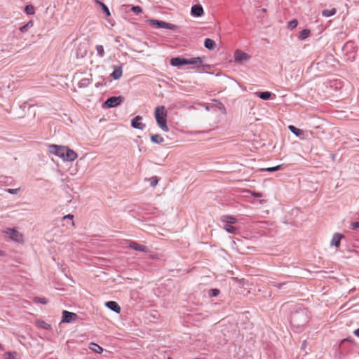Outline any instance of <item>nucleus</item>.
Listing matches in <instances>:
<instances>
[{"instance_id":"473e14b6","label":"nucleus","mask_w":359,"mask_h":359,"mask_svg":"<svg viewBox=\"0 0 359 359\" xmlns=\"http://www.w3.org/2000/svg\"><path fill=\"white\" fill-rule=\"evenodd\" d=\"M280 167H281V165H276L274 167L264 168V169H262V170H265V171L271 172H274V171L280 170Z\"/></svg>"},{"instance_id":"f3484780","label":"nucleus","mask_w":359,"mask_h":359,"mask_svg":"<svg viewBox=\"0 0 359 359\" xmlns=\"http://www.w3.org/2000/svg\"><path fill=\"white\" fill-rule=\"evenodd\" d=\"M293 134L297 135V137H300L301 139H305L307 137V134L303 130L295 128L293 126Z\"/></svg>"},{"instance_id":"a18cd8bd","label":"nucleus","mask_w":359,"mask_h":359,"mask_svg":"<svg viewBox=\"0 0 359 359\" xmlns=\"http://www.w3.org/2000/svg\"><path fill=\"white\" fill-rule=\"evenodd\" d=\"M297 25V20L293 19V28Z\"/></svg>"},{"instance_id":"412c9836","label":"nucleus","mask_w":359,"mask_h":359,"mask_svg":"<svg viewBox=\"0 0 359 359\" xmlns=\"http://www.w3.org/2000/svg\"><path fill=\"white\" fill-rule=\"evenodd\" d=\"M95 2H96L97 4L100 6V7L102 8V11L105 13V15L107 16H110L111 15V13L109 11V9L108 8V7L104 3H102V1H100L99 0H95Z\"/></svg>"},{"instance_id":"aec40b11","label":"nucleus","mask_w":359,"mask_h":359,"mask_svg":"<svg viewBox=\"0 0 359 359\" xmlns=\"http://www.w3.org/2000/svg\"><path fill=\"white\" fill-rule=\"evenodd\" d=\"M337 13V9L335 8H332L331 9H325L322 12V15L324 17H331L335 15Z\"/></svg>"},{"instance_id":"72a5a7b5","label":"nucleus","mask_w":359,"mask_h":359,"mask_svg":"<svg viewBox=\"0 0 359 359\" xmlns=\"http://www.w3.org/2000/svg\"><path fill=\"white\" fill-rule=\"evenodd\" d=\"M131 11L136 14H140L142 12V8L139 6H133Z\"/></svg>"},{"instance_id":"49530a36","label":"nucleus","mask_w":359,"mask_h":359,"mask_svg":"<svg viewBox=\"0 0 359 359\" xmlns=\"http://www.w3.org/2000/svg\"><path fill=\"white\" fill-rule=\"evenodd\" d=\"M287 27L290 28L292 27V21L287 22Z\"/></svg>"},{"instance_id":"cd10ccee","label":"nucleus","mask_w":359,"mask_h":359,"mask_svg":"<svg viewBox=\"0 0 359 359\" xmlns=\"http://www.w3.org/2000/svg\"><path fill=\"white\" fill-rule=\"evenodd\" d=\"M90 84V81L89 79H83L79 82V88H86L88 87Z\"/></svg>"},{"instance_id":"1a4fd4ad","label":"nucleus","mask_w":359,"mask_h":359,"mask_svg":"<svg viewBox=\"0 0 359 359\" xmlns=\"http://www.w3.org/2000/svg\"><path fill=\"white\" fill-rule=\"evenodd\" d=\"M142 116H136L131 120V126L135 129L144 130L146 125L142 122Z\"/></svg>"},{"instance_id":"f03ea898","label":"nucleus","mask_w":359,"mask_h":359,"mask_svg":"<svg viewBox=\"0 0 359 359\" xmlns=\"http://www.w3.org/2000/svg\"><path fill=\"white\" fill-rule=\"evenodd\" d=\"M155 118L158 126L164 131L168 132L169 128L167 126L166 116L167 112L164 106H158L155 109Z\"/></svg>"},{"instance_id":"79ce46f5","label":"nucleus","mask_w":359,"mask_h":359,"mask_svg":"<svg viewBox=\"0 0 359 359\" xmlns=\"http://www.w3.org/2000/svg\"><path fill=\"white\" fill-rule=\"evenodd\" d=\"M252 195L255 197H261L262 196L261 193H253Z\"/></svg>"},{"instance_id":"6e6552de","label":"nucleus","mask_w":359,"mask_h":359,"mask_svg":"<svg viewBox=\"0 0 359 359\" xmlns=\"http://www.w3.org/2000/svg\"><path fill=\"white\" fill-rule=\"evenodd\" d=\"M250 55L241 50H236L234 53L235 61L238 63L247 61L250 59Z\"/></svg>"},{"instance_id":"393cba45","label":"nucleus","mask_w":359,"mask_h":359,"mask_svg":"<svg viewBox=\"0 0 359 359\" xmlns=\"http://www.w3.org/2000/svg\"><path fill=\"white\" fill-rule=\"evenodd\" d=\"M95 50L97 51V55L100 57H103L105 55L104 49L103 46L97 45L95 46Z\"/></svg>"},{"instance_id":"8fccbe9b","label":"nucleus","mask_w":359,"mask_h":359,"mask_svg":"<svg viewBox=\"0 0 359 359\" xmlns=\"http://www.w3.org/2000/svg\"><path fill=\"white\" fill-rule=\"evenodd\" d=\"M1 346H1V344H0V348H1Z\"/></svg>"},{"instance_id":"f257e3e1","label":"nucleus","mask_w":359,"mask_h":359,"mask_svg":"<svg viewBox=\"0 0 359 359\" xmlns=\"http://www.w3.org/2000/svg\"><path fill=\"white\" fill-rule=\"evenodd\" d=\"M170 63L173 67H180L187 65H197L198 69H200L204 66L203 61L200 57H191L190 59L180 57H172L171 58Z\"/></svg>"},{"instance_id":"37998d69","label":"nucleus","mask_w":359,"mask_h":359,"mask_svg":"<svg viewBox=\"0 0 359 359\" xmlns=\"http://www.w3.org/2000/svg\"><path fill=\"white\" fill-rule=\"evenodd\" d=\"M354 334L359 337V328L354 331Z\"/></svg>"},{"instance_id":"a211bd4d","label":"nucleus","mask_w":359,"mask_h":359,"mask_svg":"<svg viewBox=\"0 0 359 359\" xmlns=\"http://www.w3.org/2000/svg\"><path fill=\"white\" fill-rule=\"evenodd\" d=\"M204 46L208 50H212L215 46V42L212 39L207 38L205 39Z\"/></svg>"},{"instance_id":"de8ad7c7","label":"nucleus","mask_w":359,"mask_h":359,"mask_svg":"<svg viewBox=\"0 0 359 359\" xmlns=\"http://www.w3.org/2000/svg\"><path fill=\"white\" fill-rule=\"evenodd\" d=\"M288 129L292 131V125L288 126Z\"/></svg>"},{"instance_id":"5701e85b","label":"nucleus","mask_w":359,"mask_h":359,"mask_svg":"<svg viewBox=\"0 0 359 359\" xmlns=\"http://www.w3.org/2000/svg\"><path fill=\"white\" fill-rule=\"evenodd\" d=\"M151 141L156 144H161L163 142L164 139L160 135L156 134L151 136Z\"/></svg>"},{"instance_id":"bb28decb","label":"nucleus","mask_w":359,"mask_h":359,"mask_svg":"<svg viewBox=\"0 0 359 359\" xmlns=\"http://www.w3.org/2000/svg\"><path fill=\"white\" fill-rule=\"evenodd\" d=\"M148 22L150 25H151L156 28H158V29H160L161 25L162 22L161 20H156V19L149 20Z\"/></svg>"},{"instance_id":"39448f33","label":"nucleus","mask_w":359,"mask_h":359,"mask_svg":"<svg viewBox=\"0 0 359 359\" xmlns=\"http://www.w3.org/2000/svg\"><path fill=\"white\" fill-rule=\"evenodd\" d=\"M123 101L122 96H112L109 97L103 104L104 107L112 108L120 105Z\"/></svg>"},{"instance_id":"423d86ee","label":"nucleus","mask_w":359,"mask_h":359,"mask_svg":"<svg viewBox=\"0 0 359 359\" xmlns=\"http://www.w3.org/2000/svg\"><path fill=\"white\" fill-rule=\"evenodd\" d=\"M128 247L135 251L147 252L149 249L147 246L137 243L135 241L128 240L127 241Z\"/></svg>"},{"instance_id":"2f4dec72","label":"nucleus","mask_w":359,"mask_h":359,"mask_svg":"<svg viewBox=\"0 0 359 359\" xmlns=\"http://www.w3.org/2000/svg\"><path fill=\"white\" fill-rule=\"evenodd\" d=\"M149 180L150 181V185L151 187H155L158 182V179L156 176L151 177Z\"/></svg>"},{"instance_id":"c85d7f7f","label":"nucleus","mask_w":359,"mask_h":359,"mask_svg":"<svg viewBox=\"0 0 359 359\" xmlns=\"http://www.w3.org/2000/svg\"><path fill=\"white\" fill-rule=\"evenodd\" d=\"M33 22L29 20L27 24L20 27V31L21 32H25L28 30V29L33 27Z\"/></svg>"},{"instance_id":"09e8293b","label":"nucleus","mask_w":359,"mask_h":359,"mask_svg":"<svg viewBox=\"0 0 359 359\" xmlns=\"http://www.w3.org/2000/svg\"><path fill=\"white\" fill-rule=\"evenodd\" d=\"M266 8H262V12H266Z\"/></svg>"},{"instance_id":"a878e982","label":"nucleus","mask_w":359,"mask_h":359,"mask_svg":"<svg viewBox=\"0 0 359 359\" xmlns=\"http://www.w3.org/2000/svg\"><path fill=\"white\" fill-rule=\"evenodd\" d=\"M224 229L230 233H236L238 231V228L231 224H226Z\"/></svg>"},{"instance_id":"4c0bfd02","label":"nucleus","mask_w":359,"mask_h":359,"mask_svg":"<svg viewBox=\"0 0 359 359\" xmlns=\"http://www.w3.org/2000/svg\"><path fill=\"white\" fill-rule=\"evenodd\" d=\"M219 290L218 289H211L210 294L212 296L216 297L219 294Z\"/></svg>"},{"instance_id":"2eb2a0df","label":"nucleus","mask_w":359,"mask_h":359,"mask_svg":"<svg viewBox=\"0 0 359 359\" xmlns=\"http://www.w3.org/2000/svg\"><path fill=\"white\" fill-rule=\"evenodd\" d=\"M255 95L263 100H268L272 96V93L269 91H257L255 93Z\"/></svg>"},{"instance_id":"7c9ffc66","label":"nucleus","mask_w":359,"mask_h":359,"mask_svg":"<svg viewBox=\"0 0 359 359\" xmlns=\"http://www.w3.org/2000/svg\"><path fill=\"white\" fill-rule=\"evenodd\" d=\"M25 11L27 15H33L34 13V8L32 5H27L25 8Z\"/></svg>"},{"instance_id":"0eeeda50","label":"nucleus","mask_w":359,"mask_h":359,"mask_svg":"<svg viewBox=\"0 0 359 359\" xmlns=\"http://www.w3.org/2000/svg\"><path fill=\"white\" fill-rule=\"evenodd\" d=\"M77 318V315L74 313L67 311H62V322L70 323L74 322Z\"/></svg>"},{"instance_id":"4468645a","label":"nucleus","mask_w":359,"mask_h":359,"mask_svg":"<svg viewBox=\"0 0 359 359\" xmlns=\"http://www.w3.org/2000/svg\"><path fill=\"white\" fill-rule=\"evenodd\" d=\"M122 74H123L122 66L121 65V66H114V71L111 74V76L114 80H118L121 77Z\"/></svg>"},{"instance_id":"7ed1b4c3","label":"nucleus","mask_w":359,"mask_h":359,"mask_svg":"<svg viewBox=\"0 0 359 359\" xmlns=\"http://www.w3.org/2000/svg\"><path fill=\"white\" fill-rule=\"evenodd\" d=\"M67 150V146H61L56 144L48 145V151L50 154H53L62 160H64L65 151Z\"/></svg>"},{"instance_id":"dca6fc26","label":"nucleus","mask_w":359,"mask_h":359,"mask_svg":"<svg viewBox=\"0 0 359 359\" xmlns=\"http://www.w3.org/2000/svg\"><path fill=\"white\" fill-rule=\"evenodd\" d=\"M222 221L226 223V224H231L236 223L237 219L231 215H224L222 218Z\"/></svg>"},{"instance_id":"c03bdc74","label":"nucleus","mask_w":359,"mask_h":359,"mask_svg":"<svg viewBox=\"0 0 359 359\" xmlns=\"http://www.w3.org/2000/svg\"><path fill=\"white\" fill-rule=\"evenodd\" d=\"M6 255V252L0 250V257H4Z\"/></svg>"},{"instance_id":"ea45409f","label":"nucleus","mask_w":359,"mask_h":359,"mask_svg":"<svg viewBox=\"0 0 359 359\" xmlns=\"http://www.w3.org/2000/svg\"><path fill=\"white\" fill-rule=\"evenodd\" d=\"M74 218V215H71V214H68L67 215H65L62 219H73Z\"/></svg>"},{"instance_id":"ddd939ff","label":"nucleus","mask_w":359,"mask_h":359,"mask_svg":"<svg viewBox=\"0 0 359 359\" xmlns=\"http://www.w3.org/2000/svg\"><path fill=\"white\" fill-rule=\"evenodd\" d=\"M344 238V236L339 233H335L331 241V245H334L337 248L340 246L341 240Z\"/></svg>"},{"instance_id":"c756f323","label":"nucleus","mask_w":359,"mask_h":359,"mask_svg":"<svg viewBox=\"0 0 359 359\" xmlns=\"http://www.w3.org/2000/svg\"><path fill=\"white\" fill-rule=\"evenodd\" d=\"M38 325L39 327H41V328L43 329H45V330H49L51 329V325L47 323H46L45 321L43 320H41V321H39L38 322Z\"/></svg>"},{"instance_id":"e433bc0d","label":"nucleus","mask_w":359,"mask_h":359,"mask_svg":"<svg viewBox=\"0 0 359 359\" xmlns=\"http://www.w3.org/2000/svg\"><path fill=\"white\" fill-rule=\"evenodd\" d=\"M287 285V283H281L278 284H274L275 287H277L278 289L282 290L285 288V286Z\"/></svg>"},{"instance_id":"f704fd0d","label":"nucleus","mask_w":359,"mask_h":359,"mask_svg":"<svg viewBox=\"0 0 359 359\" xmlns=\"http://www.w3.org/2000/svg\"><path fill=\"white\" fill-rule=\"evenodd\" d=\"M16 355L15 352H6L5 356L6 359H13L14 355Z\"/></svg>"},{"instance_id":"a19ab883","label":"nucleus","mask_w":359,"mask_h":359,"mask_svg":"<svg viewBox=\"0 0 359 359\" xmlns=\"http://www.w3.org/2000/svg\"><path fill=\"white\" fill-rule=\"evenodd\" d=\"M352 226L353 229L359 228V222H355L352 224Z\"/></svg>"},{"instance_id":"b1692460","label":"nucleus","mask_w":359,"mask_h":359,"mask_svg":"<svg viewBox=\"0 0 359 359\" xmlns=\"http://www.w3.org/2000/svg\"><path fill=\"white\" fill-rule=\"evenodd\" d=\"M310 34L311 31L309 29H303L302 31L300 32L298 38L300 40H304L306 39L310 35Z\"/></svg>"},{"instance_id":"c9c22d12","label":"nucleus","mask_w":359,"mask_h":359,"mask_svg":"<svg viewBox=\"0 0 359 359\" xmlns=\"http://www.w3.org/2000/svg\"><path fill=\"white\" fill-rule=\"evenodd\" d=\"M36 302H40L42 304H46L48 302V300L46 298H36Z\"/></svg>"},{"instance_id":"4be33fe9","label":"nucleus","mask_w":359,"mask_h":359,"mask_svg":"<svg viewBox=\"0 0 359 359\" xmlns=\"http://www.w3.org/2000/svg\"><path fill=\"white\" fill-rule=\"evenodd\" d=\"M177 26L174 24L162 21L160 29H167L170 30H175Z\"/></svg>"},{"instance_id":"9d476101","label":"nucleus","mask_w":359,"mask_h":359,"mask_svg":"<svg viewBox=\"0 0 359 359\" xmlns=\"http://www.w3.org/2000/svg\"><path fill=\"white\" fill-rule=\"evenodd\" d=\"M204 14V11L201 5L196 4L191 6V15L192 16L199 18L203 16Z\"/></svg>"},{"instance_id":"58836bf2","label":"nucleus","mask_w":359,"mask_h":359,"mask_svg":"<svg viewBox=\"0 0 359 359\" xmlns=\"http://www.w3.org/2000/svg\"><path fill=\"white\" fill-rule=\"evenodd\" d=\"M18 189H6V192L11 194H16L18 191Z\"/></svg>"},{"instance_id":"6ab92c4d","label":"nucleus","mask_w":359,"mask_h":359,"mask_svg":"<svg viewBox=\"0 0 359 359\" xmlns=\"http://www.w3.org/2000/svg\"><path fill=\"white\" fill-rule=\"evenodd\" d=\"M89 348L97 353H101L103 351V348L100 346L93 342L90 343Z\"/></svg>"},{"instance_id":"9b49d317","label":"nucleus","mask_w":359,"mask_h":359,"mask_svg":"<svg viewBox=\"0 0 359 359\" xmlns=\"http://www.w3.org/2000/svg\"><path fill=\"white\" fill-rule=\"evenodd\" d=\"M77 154L74 151L67 147L64 161H73L77 158Z\"/></svg>"},{"instance_id":"20e7f679","label":"nucleus","mask_w":359,"mask_h":359,"mask_svg":"<svg viewBox=\"0 0 359 359\" xmlns=\"http://www.w3.org/2000/svg\"><path fill=\"white\" fill-rule=\"evenodd\" d=\"M6 235L13 241L22 243L23 241V236L18 231L12 228H7L4 231Z\"/></svg>"},{"instance_id":"3c124183","label":"nucleus","mask_w":359,"mask_h":359,"mask_svg":"<svg viewBox=\"0 0 359 359\" xmlns=\"http://www.w3.org/2000/svg\"><path fill=\"white\" fill-rule=\"evenodd\" d=\"M168 359H172L171 358H168Z\"/></svg>"},{"instance_id":"f8f14e48","label":"nucleus","mask_w":359,"mask_h":359,"mask_svg":"<svg viewBox=\"0 0 359 359\" xmlns=\"http://www.w3.org/2000/svg\"><path fill=\"white\" fill-rule=\"evenodd\" d=\"M105 306L109 309L110 310L114 311L115 313H121V307L118 304V303H116V302H114V301H109V302H107L105 303Z\"/></svg>"}]
</instances>
